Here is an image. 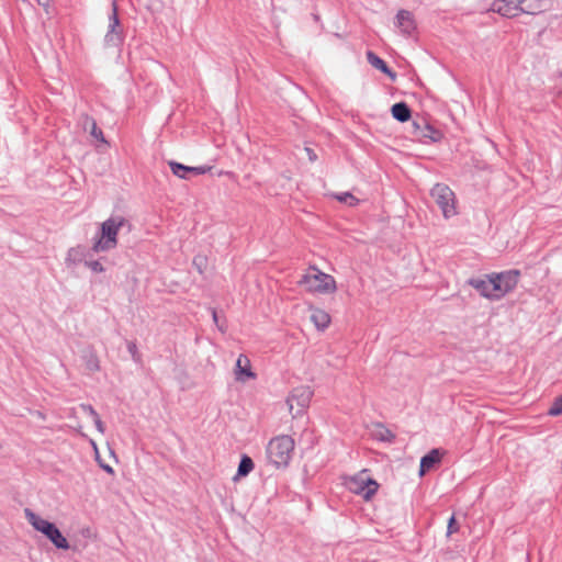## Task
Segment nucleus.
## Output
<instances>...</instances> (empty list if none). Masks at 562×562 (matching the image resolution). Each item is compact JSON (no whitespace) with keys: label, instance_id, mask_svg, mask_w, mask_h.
I'll list each match as a JSON object with an SVG mask.
<instances>
[{"label":"nucleus","instance_id":"f257e3e1","mask_svg":"<svg viewBox=\"0 0 562 562\" xmlns=\"http://www.w3.org/2000/svg\"><path fill=\"white\" fill-rule=\"evenodd\" d=\"M123 228L131 232L130 221L122 215H111L101 224L99 232L95 234L91 251L98 254L114 249L117 246L119 232Z\"/></svg>","mask_w":562,"mask_h":562},{"label":"nucleus","instance_id":"f03ea898","mask_svg":"<svg viewBox=\"0 0 562 562\" xmlns=\"http://www.w3.org/2000/svg\"><path fill=\"white\" fill-rule=\"evenodd\" d=\"M24 516L27 522L36 531L43 533L57 549H69L68 540L63 536V533L54 522H50L40 517L30 508L24 509Z\"/></svg>","mask_w":562,"mask_h":562},{"label":"nucleus","instance_id":"7ed1b4c3","mask_svg":"<svg viewBox=\"0 0 562 562\" xmlns=\"http://www.w3.org/2000/svg\"><path fill=\"white\" fill-rule=\"evenodd\" d=\"M297 283L311 293L330 294L337 289L335 279L315 267L302 274Z\"/></svg>","mask_w":562,"mask_h":562},{"label":"nucleus","instance_id":"20e7f679","mask_svg":"<svg viewBox=\"0 0 562 562\" xmlns=\"http://www.w3.org/2000/svg\"><path fill=\"white\" fill-rule=\"evenodd\" d=\"M294 450V440L282 435L272 438L267 446V456L270 462L277 467H285L289 464L292 452Z\"/></svg>","mask_w":562,"mask_h":562},{"label":"nucleus","instance_id":"39448f33","mask_svg":"<svg viewBox=\"0 0 562 562\" xmlns=\"http://www.w3.org/2000/svg\"><path fill=\"white\" fill-rule=\"evenodd\" d=\"M430 196L441 210L445 218L457 215L454 192L443 183H436L430 190Z\"/></svg>","mask_w":562,"mask_h":562},{"label":"nucleus","instance_id":"423d86ee","mask_svg":"<svg viewBox=\"0 0 562 562\" xmlns=\"http://www.w3.org/2000/svg\"><path fill=\"white\" fill-rule=\"evenodd\" d=\"M519 277L520 271L516 269L490 273L492 289L496 294V301L501 300L516 288Z\"/></svg>","mask_w":562,"mask_h":562},{"label":"nucleus","instance_id":"0eeeda50","mask_svg":"<svg viewBox=\"0 0 562 562\" xmlns=\"http://www.w3.org/2000/svg\"><path fill=\"white\" fill-rule=\"evenodd\" d=\"M124 36L117 15V4L112 3V13L109 15V26L104 35V45L108 47H119L123 44Z\"/></svg>","mask_w":562,"mask_h":562},{"label":"nucleus","instance_id":"6e6552de","mask_svg":"<svg viewBox=\"0 0 562 562\" xmlns=\"http://www.w3.org/2000/svg\"><path fill=\"white\" fill-rule=\"evenodd\" d=\"M312 396L313 391L310 386L301 385L292 390L291 394L288 396L286 403L290 412H292L295 406L297 408L293 417L302 414L305 408L308 407Z\"/></svg>","mask_w":562,"mask_h":562},{"label":"nucleus","instance_id":"1a4fd4ad","mask_svg":"<svg viewBox=\"0 0 562 562\" xmlns=\"http://www.w3.org/2000/svg\"><path fill=\"white\" fill-rule=\"evenodd\" d=\"M378 483L372 479H352L349 483V490L353 493L362 495L366 499H369L375 494L378 490Z\"/></svg>","mask_w":562,"mask_h":562},{"label":"nucleus","instance_id":"9d476101","mask_svg":"<svg viewBox=\"0 0 562 562\" xmlns=\"http://www.w3.org/2000/svg\"><path fill=\"white\" fill-rule=\"evenodd\" d=\"M518 0H495L491 5V11L505 18H515L521 13Z\"/></svg>","mask_w":562,"mask_h":562},{"label":"nucleus","instance_id":"9b49d317","mask_svg":"<svg viewBox=\"0 0 562 562\" xmlns=\"http://www.w3.org/2000/svg\"><path fill=\"white\" fill-rule=\"evenodd\" d=\"M395 25L405 36H411L416 30L414 15L411 11L400 10L396 14Z\"/></svg>","mask_w":562,"mask_h":562},{"label":"nucleus","instance_id":"f8f14e48","mask_svg":"<svg viewBox=\"0 0 562 562\" xmlns=\"http://www.w3.org/2000/svg\"><path fill=\"white\" fill-rule=\"evenodd\" d=\"M468 283L475 289L483 297H486L492 301H496V294L492 289V281L490 274H486L485 278H471L468 280Z\"/></svg>","mask_w":562,"mask_h":562},{"label":"nucleus","instance_id":"ddd939ff","mask_svg":"<svg viewBox=\"0 0 562 562\" xmlns=\"http://www.w3.org/2000/svg\"><path fill=\"white\" fill-rule=\"evenodd\" d=\"M550 0H518L521 13L538 14L550 7Z\"/></svg>","mask_w":562,"mask_h":562},{"label":"nucleus","instance_id":"4468645a","mask_svg":"<svg viewBox=\"0 0 562 562\" xmlns=\"http://www.w3.org/2000/svg\"><path fill=\"white\" fill-rule=\"evenodd\" d=\"M252 378H255V373L251 371L249 359L240 355L236 361V380L245 381Z\"/></svg>","mask_w":562,"mask_h":562},{"label":"nucleus","instance_id":"2eb2a0df","mask_svg":"<svg viewBox=\"0 0 562 562\" xmlns=\"http://www.w3.org/2000/svg\"><path fill=\"white\" fill-rule=\"evenodd\" d=\"M441 460V452L438 449H432L425 454L420 460L419 475L423 476L426 472L431 470Z\"/></svg>","mask_w":562,"mask_h":562},{"label":"nucleus","instance_id":"dca6fc26","mask_svg":"<svg viewBox=\"0 0 562 562\" xmlns=\"http://www.w3.org/2000/svg\"><path fill=\"white\" fill-rule=\"evenodd\" d=\"M367 60L373 68L387 75L392 79H394L396 77L395 72H393L390 69V67L386 65V63L382 58H380L376 54H374L373 52H371V50L367 52Z\"/></svg>","mask_w":562,"mask_h":562},{"label":"nucleus","instance_id":"f3484780","mask_svg":"<svg viewBox=\"0 0 562 562\" xmlns=\"http://www.w3.org/2000/svg\"><path fill=\"white\" fill-rule=\"evenodd\" d=\"M392 116L398 122H407L412 116V111L405 102L394 103L391 108Z\"/></svg>","mask_w":562,"mask_h":562},{"label":"nucleus","instance_id":"a211bd4d","mask_svg":"<svg viewBox=\"0 0 562 562\" xmlns=\"http://www.w3.org/2000/svg\"><path fill=\"white\" fill-rule=\"evenodd\" d=\"M311 321L318 329L324 330L330 323V316L325 311L315 308L312 311Z\"/></svg>","mask_w":562,"mask_h":562},{"label":"nucleus","instance_id":"6ab92c4d","mask_svg":"<svg viewBox=\"0 0 562 562\" xmlns=\"http://www.w3.org/2000/svg\"><path fill=\"white\" fill-rule=\"evenodd\" d=\"M254 469V461L247 454H243L238 464L235 480L240 476H247Z\"/></svg>","mask_w":562,"mask_h":562},{"label":"nucleus","instance_id":"aec40b11","mask_svg":"<svg viewBox=\"0 0 562 562\" xmlns=\"http://www.w3.org/2000/svg\"><path fill=\"white\" fill-rule=\"evenodd\" d=\"M88 128H89L90 135L92 137H94L95 139L100 140L102 143H106L102 131L97 125L95 120L92 117L86 116L85 117V130H88Z\"/></svg>","mask_w":562,"mask_h":562},{"label":"nucleus","instance_id":"412c9836","mask_svg":"<svg viewBox=\"0 0 562 562\" xmlns=\"http://www.w3.org/2000/svg\"><path fill=\"white\" fill-rule=\"evenodd\" d=\"M374 437L384 442H392L395 439V435L381 424L376 425Z\"/></svg>","mask_w":562,"mask_h":562},{"label":"nucleus","instance_id":"4be33fe9","mask_svg":"<svg viewBox=\"0 0 562 562\" xmlns=\"http://www.w3.org/2000/svg\"><path fill=\"white\" fill-rule=\"evenodd\" d=\"M172 173L179 178L188 179L189 166L182 165L177 161H169Z\"/></svg>","mask_w":562,"mask_h":562},{"label":"nucleus","instance_id":"5701e85b","mask_svg":"<svg viewBox=\"0 0 562 562\" xmlns=\"http://www.w3.org/2000/svg\"><path fill=\"white\" fill-rule=\"evenodd\" d=\"M548 414L550 416L562 415V394L554 398V401L552 402V404L548 411Z\"/></svg>","mask_w":562,"mask_h":562},{"label":"nucleus","instance_id":"b1692460","mask_svg":"<svg viewBox=\"0 0 562 562\" xmlns=\"http://www.w3.org/2000/svg\"><path fill=\"white\" fill-rule=\"evenodd\" d=\"M83 251L85 249L80 246L70 248L68 251L67 259L72 262L81 261L82 257L85 256Z\"/></svg>","mask_w":562,"mask_h":562},{"label":"nucleus","instance_id":"393cba45","mask_svg":"<svg viewBox=\"0 0 562 562\" xmlns=\"http://www.w3.org/2000/svg\"><path fill=\"white\" fill-rule=\"evenodd\" d=\"M86 367L91 372L99 371V369H100L99 359L93 352H91L89 356H87Z\"/></svg>","mask_w":562,"mask_h":562},{"label":"nucleus","instance_id":"a878e982","mask_svg":"<svg viewBox=\"0 0 562 562\" xmlns=\"http://www.w3.org/2000/svg\"><path fill=\"white\" fill-rule=\"evenodd\" d=\"M336 199L339 202L346 203L350 206H353V205L358 204V202H359V200L349 192H344V193L337 194Z\"/></svg>","mask_w":562,"mask_h":562},{"label":"nucleus","instance_id":"bb28decb","mask_svg":"<svg viewBox=\"0 0 562 562\" xmlns=\"http://www.w3.org/2000/svg\"><path fill=\"white\" fill-rule=\"evenodd\" d=\"M425 131L426 132H423L422 136L429 137L434 142L439 140L441 137V134L439 131L435 130L434 127H431L427 124L425 125Z\"/></svg>","mask_w":562,"mask_h":562},{"label":"nucleus","instance_id":"cd10ccee","mask_svg":"<svg viewBox=\"0 0 562 562\" xmlns=\"http://www.w3.org/2000/svg\"><path fill=\"white\" fill-rule=\"evenodd\" d=\"M127 350L134 362L139 363L142 359L135 341H127Z\"/></svg>","mask_w":562,"mask_h":562},{"label":"nucleus","instance_id":"c85d7f7f","mask_svg":"<svg viewBox=\"0 0 562 562\" xmlns=\"http://www.w3.org/2000/svg\"><path fill=\"white\" fill-rule=\"evenodd\" d=\"M85 265L95 273H101L104 271L103 266L98 260H86Z\"/></svg>","mask_w":562,"mask_h":562},{"label":"nucleus","instance_id":"c756f323","mask_svg":"<svg viewBox=\"0 0 562 562\" xmlns=\"http://www.w3.org/2000/svg\"><path fill=\"white\" fill-rule=\"evenodd\" d=\"M459 530V526L457 524L456 517L452 515L448 521L447 535H452Z\"/></svg>","mask_w":562,"mask_h":562},{"label":"nucleus","instance_id":"7c9ffc66","mask_svg":"<svg viewBox=\"0 0 562 562\" xmlns=\"http://www.w3.org/2000/svg\"><path fill=\"white\" fill-rule=\"evenodd\" d=\"M205 262H206V259L203 256H196L193 259V265L198 268L200 273H202Z\"/></svg>","mask_w":562,"mask_h":562},{"label":"nucleus","instance_id":"2f4dec72","mask_svg":"<svg viewBox=\"0 0 562 562\" xmlns=\"http://www.w3.org/2000/svg\"><path fill=\"white\" fill-rule=\"evenodd\" d=\"M81 408L82 411L88 414L92 419L93 418H97V416H99V414L97 413V411L89 404H82L81 405Z\"/></svg>","mask_w":562,"mask_h":562},{"label":"nucleus","instance_id":"473e14b6","mask_svg":"<svg viewBox=\"0 0 562 562\" xmlns=\"http://www.w3.org/2000/svg\"><path fill=\"white\" fill-rule=\"evenodd\" d=\"M303 150L305 151V154H306V156H307V158H308V160H310L311 162L316 161V159H317V155H316V153L314 151V149H312V148H310V147H304V148H303Z\"/></svg>","mask_w":562,"mask_h":562},{"label":"nucleus","instance_id":"72a5a7b5","mask_svg":"<svg viewBox=\"0 0 562 562\" xmlns=\"http://www.w3.org/2000/svg\"><path fill=\"white\" fill-rule=\"evenodd\" d=\"M212 317H213V321H214L215 325L217 326V328L221 331H224L225 330L224 325L222 323H220L217 312L214 308H212Z\"/></svg>","mask_w":562,"mask_h":562},{"label":"nucleus","instance_id":"f704fd0d","mask_svg":"<svg viewBox=\"0 0 562 562\" xmlns=\"http://www.w3.org/2000/svg\"><path fill=\"white\" fill-rule=\"evenodd\" d=\"M93 423H94V426L98 429V431L103 434L105 430V427H104V424L102 423L100 416H97V418H93Z\"/></svg>","mask_w":562,"mask_h":562},{"label":"nucleus","instance_id":"c9c22d12","mask_svg":"<svg viewBox=\"0 0 562 562\" xmlns=\"http://www.w3.org/2000/svg\"><path fill=\"white\" fill-rule=\"evenodd\" d=\"M206 168L205 167H190L189 166V173H193V175H203L206 172Z\"/></svg>","mask_w":562,"mask_h":562},{"label":"nucleus","instance_id":"e433bc0d","mask_svg":"<svg viewBox=\"0 0 562 562\" xmlns=\"http://www.w3.org/2000/svg\"><path fill=\"white\" fill-rule=\"evenodd\" d=\"M101 468L108 473H113V469L109 464H101Z\"/></svg>","mask_w":562,"mask_h":562},{"label":"nucleus","instance_id":"4c0bfd02","mask_svg":"<svg viewBox=\"0 0 562 562\" xmlns=\"http://www.w3.org/2000/svg\"><path fill=\"white\" fill-rule=\"evenodd\" d=\"M37 2H38L40 5H44L45 7V5L48 4L49 0H37Z\"/></svg>","mask_w":562,"mask_h":562}]
</instances>
